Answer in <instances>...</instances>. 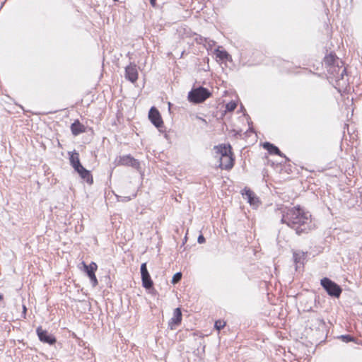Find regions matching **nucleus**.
I'll use <instances>...</instances> for the list:
<instances>
[{"label":"nucleus","instance_id":"obj_1","mask_svg":"<svg viewBox=\"0 0 362 362\" xmlns=\"http://www.w3.org/2000/svg\"><path fill=\"white\" fill-rule=\"evenodd\" d=\"M310 218L311 215L309 212L304 211L300 206H295L284 211L281 223H286L300 235L311 230L313 224Z\"/></svg>","mask_w":362,"mask_h":362},{"label":"nucleus","instance_id":"obj_2","mask_svg":"<svg viewBox=\"0 0 362 362\" xmlns=\"http://www.w3.org/2000/svg\"><path fill=\"white\" fill-rule=\"evenodd\" d=\"M210 91L202 86L192 89L188 93V100L194 103H201L211 96Z\"/></svg>","mask_w":362,"mask_h":362},{"label":"nucleus","instance_id":"obj_3","mask_svg":"<svg viewBox=\"0 0 362 362\" xmlns=\"http://www.w3.org/2000/svg\"><path fill=\"white\" fill-rule=\"evenodd\" d=\"M320 284L332 297L339 298L342 292V289L338 284L327 277L321 279Z\"/></svg>","mask_w":362,"mask_h":362},{"label":"nucleus","instance_id":"obj_4","mask_svg":"<svg viewBox=\"0 0 362 362\" xmlns=\"http://www.w3.org/2000/svg\"><path fill=\"white\" fill-rule=\"evenodd\" d=\"M37 337L40 341L52 345L56 342V338L48 333L47 330L42 329V327H38L36 329Z\"/></svg>","mask_w":362,"mask_h":362},{"label":"nucleus","instance_id":"obj_5","mask_svg":"<svg viewBox=\"0 0 362 362\" xmlns=\"http://www.w3.org/2000/svg\"><path fill=\"white\" fill-rule=\"evenodd\" d=\"M148 118L152 124L157 128L161 127L163 124V122L160 112L154 107H152L150 109L148 112Z\"/></svg>","mask_w":362,"mask_h":362},{"label":"nucleus","instance_id":"obj_6","mask_svg":"<svg viewBox=\"0 0 362 362\" xmlns=\"http://www.w3.org/2000/svg\"><path fill=\"white\" fill-rule=\"evenodd\" d=\"M117 162L118 165L131 166L136 169H139L140 167L139 162L130 155L120 156Z\"/></svg>","mask_w":362,"mask_h":362},{"label":"nucleus","instance_id":"obj_7","mask_svg":"<svg viewBox=\"0 0 362 362\" xmlns=\"http://www.w3.org/2000/svg\"><path fill=\"white\" fill-rule=\"evenodd\" d=\"M141 275L143 286L147 289L151 288L153 286V281L148 272L146 263L141 265Z\"/></svg>","mask_w":362,"mask_h":362},{"label":"nucleus","instance_id":"obj_8","mask_svg":"<svg viewBox=\"0 0 362 362\" xmlns=\"http://www.w3.org/2000/svg\"><path fill=\"white\" fill-rule=\"evenodd\" d=\"M125 77L132 83L136 81L138 78V71L135 64H130L126 67Z\"/></svg>","mask_w":362,"mask_h":362},{"label":"nucleus","instance_id":"obj_9","mask_svg":"<svg viewBox=\"0 0 362 362\" xmlns=\"http://www.w3.org/2000/svg\"><path fill=\"white\" fill-rule=\"evenodd\" d=\"M182 321V312L180 308H177L174 310L173 317L168 322V327L170 329H174L176 326L179 325Z\"/></svg>","mask_w":362,"mask_h":362},{"label":"nucleus","instance_id":"obj_10","mask_svg":"<svg viewBox=\"0 0 362 362\" xmlns=\"http://www.w3.org/2000/svg\"><path fill=\"white\" fill-rule=\"evenodd\" d=\"M263 148L266 149L270 154L278 155L281 157H286L284 153L281 152L279 148L269 142H264Z\"/></svg>","mask_w":362,"mask_h":362},{"label":"nucleus","instance_id":"obj_11","mask_svg":"<svg viewBox=\"0 0 362 362\" xmlns=\"http://www.w3.org/2000/svg\"><path fill=\"white\" fill-rule=\"evenodd\" d=\"M216 153L221 156V158L232 155L230 145H219L215 146Z\"/></svg>","mask_w":362,"mask_h":362},{"label":"nucleus","instance_id":"obj_12","mask_svg":"<svg viewBox=\"0 0 362 362\" xmlns=\"http://www.w3.org/2000/svg\"><path fill=\"white\" fill-rule=\"evenodd\" d=\"M220 167L222 169L230 170L233 166V158L232 155L220 158Z\"/></svg>","mask_w":362,"mask_h":362},{"label":"nucleus","instance_id":"obj_13","mask_svg":"<svg viewBox=\"0 0 362 362\" xmlns=\"http://www.w3.org/2000/svg\"><path fill=\"white\" fill-rule=\"evenodd\" d=\"M75 170L80 175L81 178L86 180L87 182L90 184L93 183V178L90 173L84 168L82 165H80L78 168L75 169Z\"/></svg>","mask_w":362,"mask_h":362},{"label":"nucleus","instance_id":"obj_14","mask_svg":"<svg viewBox=\"0 0 362 362\" xmlns=\"http://www.w3.org/2000/svg\"><path fill=\"white\" fill-rule=\"evenodd\" d=\"M71 130L74 135L76 136L85 132V127L78 120H76L71 125Z\"/></svg>","mask_w":362,"mask_h":362},{"label":"nucleus","instance_id":"obj_15","mask_svg":"<svg viewBox=\"0 0 362 362\" xmlns=\"http://www.w3.org/2000/svg\"><path fill=\"white\" fill-rule=\"evenodd\" d=\"M243 196L247 199L250 204H255L257 202V198L255 197L254 192L249 189L245 188Z\"/></svg>","mask_w":362,"mask_h":362},{"label":"nucleus","instance_id":"obj_16","mask_svg":"<svg viewBox=\"0 0 362 362\" xmlns=\"http://www.w3.org/2000/svg\"><path fill=\"white\" fill-rule=\"evenodd\" d=\"M305 256L306 253L304 252L298 251L293 252V259L296 264V269L298 267V264H303Z\"/></svg>","mask_w":362,"mask_h":362},{"label":"nucleus","instance_id":"obj_17","mask_svg":"<svg viewBox=\"0 0 362 362\" xmlns=\"http://www.w3.org/2000/svg\"><path fill=\"white\" fill-rule=\"evenodd\" d=\"M324 62L328 66H334L335 64H338V58L334 54L330 53L325 57Z\"/></svg>","mask_w":362,"mask_h":362},{"label":"nucleus","instance_id":"obj_18","mask_svg":"<svg viewBox=\"0 0 362 362\" xmlns=\"http://www.w3.org/2000/svg\"><path fill=\"white\" fill-rule=\"evenodd\" d=\"M69 160H70L71 165L74 168V170L78 168V167L80 165H81V164L80 163V160H79L78 153L76 152H74L71 154Z\"/></svg>","mask_w":362,"mask_h":362},{"label":"nucleus","instance_id":"obj_19","mask_svg":"<svg viewBox=\"0 0 362 362\" xmlns=\"http://www.w3.org/2000/svg\"><path fill=\"white\" fill-rule=\"evenodd\" d=\"M83 264L85 272H86L88 276L92 274H94L98 269L97 264L93 262H92L88 265L86 264L85 263H83Z\"/></svg>","mask_w":362,"mask_h":362},{"label":"nucleus","instance_id":"obj_20","mask_svg":"<svg viewBox=\"0 0 362 362\" xmlns=\"http://www.w3.org/2000/svg\"><path fill=\"white\" fill-rule=\"evenodd\" d=\"M216 57L219 58L221 60L228 59V57H230L229 54L226 51L219 49L216 50Z\"/></svg>","mask_w":362,"mask_h":362},{"label":"nucleus","instance_id":"obj_21","mask_svg":"<svg viewBox=\"0 0 362 362\" xmlns=\"http://www.w3.org/2000/svg\"><path fill=\"white\" fill-rule=\"evenodd\" d=\"M182 274L181 272H177L175 273L173 276V279H172V281H171V283L173 284H177L182 279Z\"/></svg>","mask_w":362,"mask_h":362},{"label":"nucleus","instance_id":"obj_22","mask_svg":"<svg viewBox=\"0 0 362 362\" xmlns=\"http://www.w3.org/2000/svg\"><path fill=\"white\" fill-rule=\"evenodd\" d=\"M237 107L236 103L234 101H230L226 105V109L228 112L233 111Z\"/></svg>","mask_w":362,"mask_h":362},{"label":"nucleus","instance_id":"obj_23","mask_svg":"<svg viewBox=\"0 0 362 362\" xmlns=\"http://www.w3.org/2000/svg\"><path fill=\"white\" fill-rule=\"evenodd\" d=\"M226 325V322L221 320H216L214 324L215 328L220 331L221 329H223Z\"/></svg>","mask_w":362,"mask_h":362},{"label":"nucleus","instance_id":"obj_24","mask_svg":"<svg viewBox=\"0 0 362 362\" xmlns=\"http://www.w3.org/2000/svg\"><path fill=\"white\" fill-rule=\"evenodd\" d=\"M88 277L90 279V283H91L93 287H95L98 285V280H97L95 273L89 275Z\"/></svg>","mask_w":362,"mask_h":362},{"label":"nucleus","instance_id":"obj_25","mask_svg":"<svg viewBox=\"0 0 362 362\" xmlns=\"http://www.w3.org/2000/svg\"><path fill=\"white\" fill-rule=\"evenodd\" d=\"M117 199L118 202H127L130 201L132 199V197L130 196H125V197L117 196Z\"/></svg>","mask_w":362,"mask_h":362},{"label":"nucleus","instance_id":"obj_26","mask_svg":"<svg viewBox=\"0 0 362 362\" xmlns=\"http://www.w3.org/2000/svg\"><path fill=\"white\" fill-rule=\"evenodd\" d=\"M341 338L346 342L354 341V338L350 335H341Z\"/></svg>","mask_w":362,"mask_h":362},{"label":"nucleus","instance_id":"obj_27","mask_svg":"<svg viewBox=\"0 0 362 362\" xmlns=\"http://www.w3.org/2000/svg\"><path fill=\"white\" fill-rule=\"evenodd\" d=\"M197 242H198L199 244H202V243H205V238H204L202 235H200L198 237Z\"/></svg>","mask_w":362,"mask_h":362},{"label":"nucleus","instance_id":"obj_28","mask_svg":"<svg viewBox=\"0 0 362 362\" xmlns=\"http://www.w3.org/2000/svg\"><path fill=\"white\" fill-rule=\"evenodd\" d=\"M150 3L153 6H156V0H150Z\"/></svg>","mask_w":362,"mask_h":362},{"label":"nucleus","instance_id":"obj_29","mask_svg":"<svg viewBox=\"0 0 362 362\" xmlns=\"http://www.w3.org/2000/svg\"><path fill=\"white\" fill-rule=\"evenodd\" d=\"M23 313L25 314L26 307L25 305L23 306Z\"/></svg>","mask_w":362,"mask_h":362},{"label":"nucleus","instance_id":"obj_30","mask_svg":"<svg viewBox=\"0 0 362 362\" xmlns=\"http://www.w3.org/2000/svg\"><path fill=\"white\" fill-rule=\"evenodd\" d=\"M345 72H346V69H344L342 70V72H341V76H342V75L344 74V73H345Z\"/></svg>","mask_w":362,"mask_h":362},{"label":"nucleus","instance_id":"obj_31","mask_svg":"<svg viewBox=\"0 0 362 362\" xmlns=\"http://www.w3.org/2000/svg\"><path fill=\"white\" fill-rule=\"evenodd\" d=\"M3 299V296L1 294H0V300H1Z\"/></svg>","mask_w":362,"mask_h":362}]
</instances>
